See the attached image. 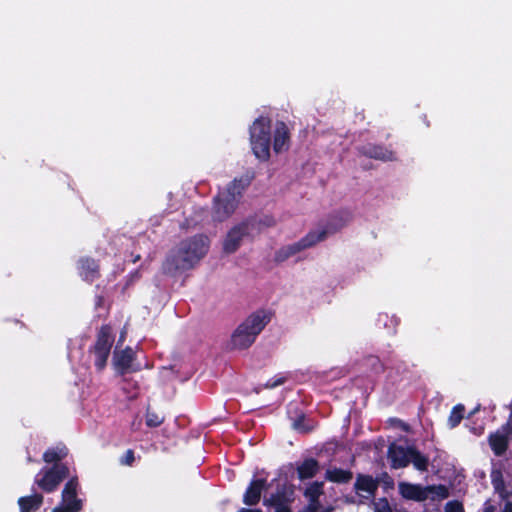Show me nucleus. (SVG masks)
Listing matches in <instances>:
<instances>
[{"instance_id":"nucleus-1","label":"nucleus","mask_w":512,"mask_h":512,"mask_svg":"<svg viewBox=\"0 0 512 512\" xmlns=\"http://www.w3.org/2000/svg\"><path fill=\"white\" fill-rule=\"evenodd\" d=\"M208 238L203 235L183 241L163 263V271L170 275L191 269L207 252Z\"/></svg>"},{"instance_id":"nucleus-2","label":"nucleus","mask_w":512,"mask_h":512,"mask_svg":"<svg viewBox=\"0 0 512 512\" xmlns=\"http://www.w3.org/2000/svg\"><path fill=\"white\" fill-rule=\"evenodd\" d=\"M247 185L246 180L235 179L218 193L213 206V218L216 221H224L235 212Z\"/></svg>"},{"instance_id":"nucleus-3","label":"nucleus","mask_w":512,"mask_h":512,"mask_svg":"<svg viewBox=\"0 0 512 512\" xmlns=\"http://www.w3.org/2000/svg\"><path fill=\"white\" fill-rule=\"evenodd\" d=\"M269 321L270 315L265 311H258L250 315L232 334V348H248L254 343L257 335L264 329Z\"/></svg>"},{"instance_id":"nucleus-4","label":"nucleus","mask_w":512,"mask_h":512,"mask_svg":"<svg viewBox=\"0 0 512 512\" xmlns=\"http://www.w3.org/2000/svg\"><path fill=\"white\" fill-rule=\"evenodd\" d=\"M387 456L391 461V467L394 469L404 468L409 463H412L419 471H426L428 469V458L413 446L403 447L392 444L388 448Z\"/></svg>"},{"instance_id":"nucleus-5","label":"nucleus","mask_w":512,"mask_h":512,"mask_svg":"<svg viewBox=\"0 0 512 512\" xmlns=\"http://www.w3.org/2000/svg\"><path fill=\"white\" fill-rule=\"evenodd\" d=\"M250 140L255 156L260 160L270 157V120L259 117L250 128Z\"/></svg>"},{"instance_id":"nucleus-6","label":"nucleus","mask_w":512,"mask_h":512,"mask_svg":"<svg viewBox=\"0 0 512 512\" xmlns=\"http://www.w3.org/2000/svg\"><path fill=\"white\" fill-rule=\"evenodd\" d=\"M327 230H313L299 241L281 247L275 254L278 262H283L301 251L313 247L327 238Z\"/></svg>"},{"instance_id":"nucleus-7","label":"nucleus","mask_w":512,"mask_h":512,"mask_svg":"<svg viewBox=\"0 0 512 512\" xmlns=\"http://www.w3.org/2000/svg\"><path fill=\"white\" fill-rule=\"evenodd\" d=\"M69 470L66 465L55 464L51 468H43L35 477V483L45 492H53L63 479L68 477Z\"/></svg>"},{"instance_id":"nucleus-8","label":"nucleus","mask_w":512,"mask_h":512,"mask_svg":"<svg viewBox=\"0 0 512 512\" xmlns=\"http://www.w3.org/2000/svg\"><path fill=\"white\" fill-rule=\"evenodd\" d=\"M398 489L402 497L415 501H424L429 497V494L433 492H436L442 498H445L448 495L447 489L444 486H429L423 488L420 485H415L407 482H400L398 484Z\"/></svg>"},{"instance_id":"nucleus-9","label":"nucleus","mask_w":512,"mask_h":512,"mask_svg":"<svg viewBox=\"0 0 512 512\" xmlns=\"http://www.w3.org/2000/svg\"><path fill=\"white\" fill-rule=\"evenodd\" d=\"M112 342L111 328L109 326H103L99 331L97 341L93 347L95 366L98 370H102L105 367L112 347Z\"/></svg>"},{"instance_id":"nucleus-10","label":"nucleus","mask_w":512,"mask_h":512,"mask_svg":"<svg viewBox=\"0 0 512 512\" xmlns=\"http://www.w3.org/2000/svg\"><path fill=\"white\" fill-rule=\"evenodd\" d=\"M77 478H71L62 491V502L52 509V512H79L81 500L77 499Z\"/></svg>"},{"instance_id":"nucleus-11","label":"nucleus","mask_w":512,"mask_h":512,"mask_svg":"<svg viewBox=\"0 0 512 512\" xmlns=\"http://www.w3.org/2000/svg\"><path fill=\"white\" fill-rule=\"evenodd\" d=\"M250 224L243 222L231 228L223 242L226 253H234L240 246L243 238L249 234Z\"/></svg>"},{"instance_id":"nucleus-12","label":"nucleus","mask_w":512,"mask_h":512,"mask_svg":"<svg viewBox=\"0 0 512 512\" xmlns=\"http://www.w3.org/2000/svg\"><path fill=\"white\" fill-rule=\"evenodd\" d=\"M290 144V131L284 122H277L274 129L273 150L281 153L288 150Z\"/></svg>"},{"instance_id":"nucleus-13","label":"nucleus","mask_w":512,"mask_h":512,"mask_svg":"<svg viewBox=\"0 0 512 512\" xmlns=\"http://www.w3.org/2000/svg\"><path fill=\"white\" fill-rule=\"evenodd\" d=\"M378 488V481L371 476L359 475L355 482L357 493L363 498H372Z\"/></svg>"},{"instance_id":"nucleus-14","label":"nucleus","mask_w":512,"mask_h":512,"mask_svg":"<svg viewBox=\"0 0 512 512\" xmlns=\"http://www.w3.org/2000/svg\"><path fill=\"white\" fill-rule=\"evenodd\" d=\"M266 488L264 479L253 480L243 496L244 504L248 506L256 505L261 498L262 491Z\"/></svg>"},{"instance_id":"nucleus-15","label":"nucleus","mask_w":512,"mask_h":512,"mask_svg":"<svg viewBox=\"0 0 512 512\" xmlns=\"http://www.w3.org/2000/svg\"><path fill=\"white\" fill-rule=\"evenodd\" d=\"M133 360L134 351L131 348H126L121 351H114L113 363L116 369L121 373H125L132 369Z\"/></svg>"},{"instance_id":"nucleus-16","label":"nucleus","mask_w":512,"mask_h":512,"mask_svg":"<svg viewBox=\"0 0 512 512\" xmlns=\"http://www.w3.org/2000/svg\"><path fill=\"white\" fill-rule=\"evenodd\" d=\"M263 504L270 509L269 512H291L288 498L281 493L265 498Z\"/></svg>"},{"instance_id":"nucleus-17","label":"nucleus","mask_w":512,"mask_h":512,"mask_svg":"<svg viewBox=\"0 0 512 512\" xmlns=\"http://www.w3.org/2000/svg\"><path fill=\"white\" fill-rule=\"evenodd\" d=\"M322 488V483L314 482L306 489L305 496L309 500V505L307 506V508H310L311 510H319V497L323 494Z\"/></svg>"},{"instance_id":"nucleus-18","label":"nucleus","mask_w":512,"mask_h":512,"mask_svg":"<svg viewBox=\"0 0 512 512\" xmlns=\"http://www.w3.org/2000/svg\"><path fill=\"white\" fill-rule=\"evenodd\" d=\"M362 153L378 160L382 161H392L395 159L394 153L392 151H388L380 146L367 145L362 149Z\"/></svg>"},{"instance_id":"nucleus-19","label":"nucleus","mask_w":512,"mask_h":512,"mask_svg":"<svg viewBox=\"0 0 512 512\" xmlns=\"http://www.w3.org/2000/svg\"><path fill=\"white\" fill-rule=\"evenodd\" d=\"M43 502V496L40 494H33L31 496L21 497L18 504L21 512H32L39 509Z\"/></svg>"},{"instance_id":"nucleus-20","label":"nucleus","mask_w":512,"mask_h":512,"mask_svg":"<svg viewBox=\"0 0 512 512\" xmlns=\"http://www.w3.org/2000/svg\"><path fill=\"white\" fill-rule=\"evenodd\" d=\"M351 219V216L348 213L336 215L332 217L327 223L326 227L321 228L320 230H327L328 235L333 234L344 227Z\"/></svg>"},{"instance_id":"nucleus-21","label":"nucleus","mask_w":512,"mask_h":512,"mask_svg":"<svg viewBox=\"0 0 512 512\" xmlns=\"http://www.w3.org/2000/svg\"><path fill=\"white\" fill-rule=\"evenodd\" d=\"M318 463L316 460L310 458L306 459L301 465L298 466L297 471L300 479L312 478L318 472Z\"/></svg>"},{"instance_id":"nucleus-22","label":"nucleus","mask_w":512,"mask_h":512,"mask_svg":"<svg viewBox=\"0 0 512 512\" xmlns=\"http://www.w3.org/2000/svg\"><path fill=\"white\" fill-rule=\"evenodd\" d=\"M67 456V449L65 447L48 449L44 455L43 460L46 463H55L61 461Z\"/></svg>"},{"instance_id":"nucleus-23","label":"nucleus","mask_w":512,"mask_h":512,"mask_svg":"<svg viewBox=\"0 0 512 512\" xmlns=\"http://www.w3.org/2000/svg\"><path fill=\"white\" fill-rule=\"evenodd\" d=\"M326 478L333 482L344 483L352 478V474L342 469H330L326 472Z\"/></svg>"},{"instance_id":"nucleus-24","label":"nucleus","mask_w":512,"mask_h":512,"mask_svg":"<svg viewBox=\"0 0 512 512\" xmlns=\"http://www.w3.org/2000/svg\"><path fill=\"white\" fill-rule=\"evenodd\" d=\"M81 270L82 274L86 280H93L95 274L97 273L98 266L94 260L85 259L81 260Z\"/></svg>"},{"instance_id":"nucleus-25","label":"nucleus","mask_w":512,"mask_h":512,"mask_svg":"<svg viewBox=\"0 0 512 512\" xmlns=\"http://www.w3.org/2000/svg\"><path fill=\"white\" fill-rule=\"evenodd\" d=\"M464 411L465 408L461 404L456 405L452 409L450 416L448 418V425L450 426V428H455L461 422V420L463 419Z\"/></svg>"},{"instance_id":"nucleus-26","label":"nucleus","mask_w":512,"mask_h":512,"mask_svg":"<svg viewBox=\"0 0 512 512\" xmlns=\"http://www.w3.org/2000/svg\"><path fill=\"white\" fill-rule=\"evenodd\" d=\"M492 485L501 497H505V485L501 471L493 470L491 473Z\"/></svg>"},{"instance_id":"nucleus-27","label":"nucleus","mask_w":512,"mask_h":512,"mask_svg":"<svg viewBox=\"0 0 512 512\" xmlns=\"http://www.w3.org/2000/svg\"><path fill=\"white\" fill-rule=\"evenodd\" d=\"M164 421V417L159 415L156 412L147 411L146 414V424L149 427H157L162 424Z\"/></svg>"},{"instance_id":"nucleus-28","label":"nucleus","mask_w":512,"mask_h":512,"mask_svg":"<svg viewBox=\"0 0 512 512\" xmlns=\"http://www.w3.org/2000/svg\"><path fill=\"white\" fill-rule=\"evenodd\" d=\"M375 512H392L388 501L385 498L379 499L374 503Z\"/></svg>"},{"instance_id":"nucleus-29","label":"nucleus","mask_w":512,"mask_h":512,"mask_svg":"<svg viewBox=\"0 0 512 512\" xmlns=\"http://www.w3.org/2000/svg\"><path fill=\"white\" fill-rule=\"evenodd\" d=\"M304 420H305V416L301 415L298 419L293 421L292 427L299 432H308L311 429V427L305 426L303 424Z\"/></svg>"},{"instance_id":"nucleus-30","label":"nucleus","mask_w":512,"mask_h":512,"mask_svg":"<svg viewBox=\"0 0 512 512\" xmlns=\"http://www.w3.org/2000/svg\"><path fill=\"white\" fill-rule=\"evenodd\" d=\"M445 512H463V507L459 502H448L445 506Z\"/></svg>"},{"instance_id":"nucleus-31","label":"nucleus","mask_w":512,"mask_h":512,"mask_svg":"<svg viewBox=\"0 0 512 512\" xmlns=\"http://www.w3.org/2000/svg\"><path fill=\"white\" fill-rule=\"evenodd\" d=\"M283 383H284V378L279 377V378H277L274 381H268L265 386H266V388H274V387H276L278 385H281Z\"/></svg>"},{"instance_id":"nucleus-32","label":"nucleus","mask_w":512,"mask_h":512,"mask_svg":"<svg viewBox=\"0 0 512 512\" xmlns=\"http://www.w3.org/2000/svg\"><path fill=\"white\" fill-rule=\"evenodd\" d=\"M134 460V454L131 450H128L125 456V463L130 465Z\"/></svg>"},{"instance_id":"nucleus-33","label":"nucleus","mask_w":512,"mask_h":512,"mask_svg":"<svg viewBox=\"0 0 512 512\" xmlns=\"http://www.w3.org/2000/svg\"><path fill=\"white\" fill-rule=\"evenodd\" d=\"M265 224L267 226H273V225H275V220L273 218H271V217H266L265 218Z\"/></svg>"},{"instance_id":"nucleus-34","label":"nucleus","mask_w":512,"mask_h":512,"mask_svg":"<svg viewBox=\"0 0 512 512\" xmlns=\"http://www.w3.org/2000/svg\"><path fill=\"white\" fill-rule=\"evenodd\" d=\"M237 512H262L261 510L259 509H248V508H241L240 510H238Z\"/></svg>"},{"instance_id":"nucleus-35","label":"nucleus","mask_w":512,"mask_h":512,"mask_svg":"<svg viewBox=\"0 0 512 512\" xmlns=\"http://www.w3.org/2000/svg\"><path fill=\"white\" fill-rule=\"evenodd\" d=\"M503 512H512V503H507L504 507Z\"/></svg>"},{"instance_id":"nucleus-36","label":"nucleus","mask_w":512,"mask_h":512,"mask_svg":"<svg viewBox=\"0 0 512 512\" xmlns=\"http://www.w3.org/2000/svg\"><path fill=\"white\" fill-rule=\"evenodd\" d=\"M318 510H311L310 508H306L305 510L301 512H317Z\"/></svg>"},{"instance_id":"nucleus-37","label":"nucleus","mask_w":512,"mask_h":512,"mask_svg":"<svg viewBox=\"0 0 512 512\" xmlns=\"http://www.w3.org/2000/svg\"><path fill=\"white\" fill-rule=\"evenodd\" d=\"M125 334H126L125 331H122L121 336H120V341L124 340Z\"/></svg>"}]
</instances>
